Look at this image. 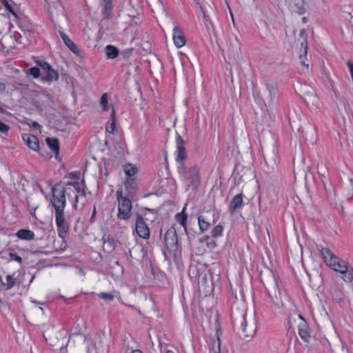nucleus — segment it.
Here are the masks:
<instances>
[{
  "mask_svg": "<svg viewBox=\"0 0 353 353\" xmlns=\"http://www.w3.org/2000/svg\"><path fill=\"white\" fill-rule=\"evenodd\" d=\"M70 192L74 190L70 188H63L61 184L57 183L52 188V196L51 204L54 209V218L59 237L65 239L69 232V223L65 218L64 208L66 204L65 196H70Z\"/></svg>",
  "mask_w": 353,
  "mask_h": 353,
  "instance_id": "1",
  "label": "nucleus"
},
{
  "mask_svg": "<svg viewBox=\"0 0 353 353\" xmlns=\"http://www.w3.org/2000/svg\"><path fill=\"white\" fill-rule=\"evenodd\" d=\"M321 254L327 266L342 274L341 278L345 282L353 281V268L347 262L336 256L327 248H322Z\"/></svg>",
  "mask_w": 353,
  "mask_h": 353,
  "instance_id": "2",
  "label": "nucleus"
},
{
  "mask_svg": "<svg viewBox=\"0 0 353 353\" xmlns=\"http://www.w3.org/2000/svg\"><path fill=\"white\" fill-rule=\"evenodd\" d=\"M178 172L188 188L196 190L200 185L199 169L196 165L186 167L184 163H181L178 167Z\"/></svg>",
  "mask_w": 353,
  "mask_h": 353,
  "instance_id": "3",
  "label": "nucleus"
},
{
  "mask_svg": "<svg viewBox=\"0 0 353 353\" xmlns=\"http://www.w3.org/2000/svg\"><path fill=\"white\" fill-rule=\"evenodd\" d=\"M43 337L52 347H59L61 352H63L69 341L64 331L58 330L51 325L44 330Z\"/></svg>",
  "mask_w": 353,
  "mask_h": 353,
  "instance_id": "4",
  "label": "nucleus"
},
{
  "mask_svg": "<svg viewBox=\"0 0 353 353\" xmlns=\"http://www.w3.org/2000/svg\"><path fill=\"white\" fill-rule=\"evenodd\" d=\"M85 341L87 345V353H108V345L103 334H95L86 336Z\"/></svg>",
  "mask_w": 353,
  "mask_h": 353,
  "instance_id": "5",
  "label": "nucleus"
},
{
  "mask_svg": "<svg viewBox=\"0 0 353 353\" xmlns=\"http://www.w3.org/2000/svg\"><path fill=\"white\" fill-rule=\"evenodd\" d=\"M116 196L118 202L117 218L123 221L130 220L132 216L131 201L128 197L123 196L121 190H117Z\"/></svg>",
  "mask_w": 353,
  "mask_h": 353,
  "instance_id": "6",
  "label": "nucleus"
},
{
  "mask_svg": "<svg viewBox=\"0 0 353 353\" xmlns=\"http://www.w3.org/2000/svg\"><path fill=\"white\" fill-rule=\"evenodd\" d=\"M256 330V323L255 319L252 316L248 318L245 314L242 315L241 321V327L239 331L240 336L243 339L252 338Z\"/></svg>",
  "mask_w": 353,
  "mask_h": 353,
  "instance_id": "7",
  "label": "nucleus"
},
{
  "mask_svg": "<svg viewBox=\"0 0 353 353\" xmlns=\"http://www.w3.org/2000/svg\"><path fill=\"white\" fill-rule=\"evenodd\" d=\"M265 288L273 304L279 307L282 305L281 296L279 288V281L274 275H272L270 282L268 283Z\"/></svg>",
  "mask_w": 353,
  "mask_h": 353,
  "instance_id": "8",
  "label": "nucleus"
},
{
  "mask_svg": "<svg viewBox=\"0 0 353 353\" xmlns=\"http://www.w3.org/2000/svg\"><path fill=\"white\" fill-rule=\"evenodd\" d=\"M54 3H56L57 7L55 8V6L54 5L53 6L54 9H52V8H50L51 21L54 23L55 27L58 26L61 29V24L67 23L68 19L64 14V9L60 2L57 0Z\"/></svg>",
  "mask_w": 353,
  "mask_h": 353,
  "instance_id": "9",
  "label": "nucleus"
},
{
  "mask_svg": "<svg viewBox=\"0 0 353 353\" xmlns=\"http://www.w3.org/2000/svg\"><path fill=\"white\" fill-rule=\"evenodd\" d=\"M196 5L199 6L200 10L203 14V17L205 23V26L208 30L210 29V26H212L210 15L214 13V10L212 6V2L206 0H194Z\"/></svg>",
  "mask_w": 353,
  "mask_h": 353,
  "instance_id": "10",
  "label": "nucleus"
},
{
  "mask_svg": "<svg viewBox=\"0 0 353 353\" xmlns=\"http://www.w3.org/2000/svg\"><path fill=\"white\" fill-rule=\"evenodd\" d=\"M300 91L303 99L308 105H317L319 99L314 90L312 87L307 85H301Z\"/></svg>",
  "mask_w": 353,
  "mask_h": 353,
  "instance_id": "11",
  "label": "nucleus"
},
{
  "mask_svg": "<svg viewBox=\"0 0 353 353\" xmlns=\"http://www.w3.org/2000/svg\"><path fill=\"white\" fill-rule=\"evenodd\" d=\"M165 244L170 252H176L178 250V237L176 230L170 228L167 230L164 236Z\"/></svg>",
  "mask_w": 353,
  "mask_h": 353,
  "instance_id": "12",
  "label": "nucleus"
},
{
  "mask_svg": "<svg viewBox=\"0 0 353 353\" xmlns=\"http://www.w3.org/2000/svg\"><path fill=\"white\" fill-rule=\"evenodd\" d=\"M135 226V231L139 237L144 239H148L150 238V232L149 228L143 216L139 214H137Z\"/></svg>",
  "mask_w": 353,
  "mask_h": 353,
  "instance_id": "13",
  "label": "nucleus"
},
{
  "mask_svg": "<svg viewBox=\"0 0 353 353\" xmlns=\"http://www.w3.org/2000/svg\"><path fill=\"white\" fill-rule=\"evenodd\" d=\"M67 186L70 185L74 188L75 191L79 194V195H75L74 199L73 201V207L77 209V203L79 200L82 198H85L86 195L85 192V183L84 179H82L81 183L79 182H68L66 184Z\"/></svg>",
  "mask_w": 353,
  "mask_h": 353,
  "instance_id": "14",
  "label": "nucleus"
},
{
  "mask_svg": "<svg viewBox=\"0 0 353 353\" xmlns=\"http://www.w3.org/2000/svg\"><path fill=\"white\" fill-rule=\"evenodd\" d=\"M265 86L268 92V96L266 97V101L264 100L263 102L266 106H271L276 100L278 88L272 83H265Z\"/></svg>",
  "mask_w": 353,
  "mask_h": 353,
  "instance_id": "15",
  "label": "nucleus"
},
{
  "mask_svg": "<svg viewBox=\"0 0 353 353\" xmlns=\"http://www.w3.org/2000/svg\"><path fill=\"white\" fill-rule=\"evenodd\" d=\"M176 142L177 145L176 160L181 165V163H184L183 161L186 158V152L184 148V141L179 134L176 136Z\"/></svg>",
  "mask_w": 353,
  "mask_h": 353,
  "instance_id": "16",
  "label": "nucleus"
},
{
  "mask_svg": "<svg viewBox=\"0 0 353 353\" xmlns=\"http://www.w3.org/2000/svg\"><path fill=\"white\" fill-rule=\"evenodd\" d=\"M103 19H109L112 17V0H99Z\"/></svg>",
  "mask_w": 353,
  "mask_h": 353,
  "instance_id": "17",
  "label": "nucleus"
},
{
  "mask_svg": "<svg viewBox=\"0 0 353 353\" xmlns=\"http://www.w3.org/2000/svg\"><path fill=\"white\" fill-rule=\"evenodd\" d=\"M243 194L241 193L233 197L229 205V212L231 214L234 213L237 210L242 208L243 203Z\"/></svg>",
  "mask_w": 353,
  "mask_h": 353,
  "instance_id": "18",
  "label": "nucleus"
},
{
  "mask_svg": "<svg viewBox=\"0 0 353 353\" xmlns=\"http://www.w3.org/2000/svg\"><path fill=\"white\" fill-rule=\"evenodd\" d=\"M27 145L34 151H38L39 147V139L34 135L26 134L23 137Z\"/></svg>",
  "mask_w": 353,
  "mask_h": 353,
  "instance_id": "19",
  "label": "nucleus"
},
{
  "mask_svg": "<svg viewBox=\"0 0 353 353\" xmlns=\"http://www.w3.org/2000/svg\"><path fill=\"white\" fill-rule=\"evenodd\" d=\"M172 39L174 44H186L185 37L181 29L178 26L173 29Z\"/></svg>",
  "mask_w": 353,
  "mask_h": 353,
  "instance_id": "20",
  "label": "nucleus"
},
{
  "mask_svg": "<svg viewBox=\"0 0 353 353\" xmlns=\"http://www.w3.org/2000/svg\"><path fill=\"white\" fill-rule=\"evenodd\" d=\"M299 334L300 337L305 342H308L310 339V335L308 330V326L305 321H302L299 325Z\"/></svg>",
  "mask_w": 353,
  "mask_h": 353,
  "instance_id": "21",
  "label": "nucleus"
},
{
  "mask_svg": "<svg viewBox=\"0 0 353 353\" xmlns=\"http://www.w3.org/2000/svg\"><path fill=\"white\" fill-rule=\"evenodd\" d=\"M16 236L21 239L26 241H30L34 239V234L32 231L27 229H21L16 233Z\"/></svg>",
  "mask_w": 353,
  "mask_h": 353,
  "instance_id": "22",
  "label": "nucleus"
},
{
  "mask_svg": "<svg viewBox=\"0 0 353 353\" xmlns=\"http://www.w3.org/2000/svg\"><path fill=\"white\" fill-rule=\"evenodd\" d=\"M46 143L48 147L50 148L52 152L54 154H58L59 152V143L57 139L54 138H47Z\"/></svg>",
  "mask_w": 353,
  "mask_h": 353,
  "instance_id": "23",
  "label": "nucleus"
},
{
  "mask_svg": "<svg viewBox=\"0 0 353 353\" xmlns=\"http://www.w3.org/2000/svg\"><path fill=\"white\" fill-rule=\"evenodd\" d=\"M115 110L112 109L110 122H109L106 126V131L112 134H114L117 132L115 125Z\"/></svg>",
  "mask_w": 353,
  "mask_h": 353,
  "instance_id": "24",
  "label": "nucleus"
},
{
  "mask_svg": "<svg viewBox=\"0 0 353 353\" xmlns=\"http://www.w3.org/2000/svg\"><path fill=\"white\" fill-rule=\"evenodd\" d=\"M59 79V73L57 70H54L52 67L46 72V76L43 80L51 82L57 81Z\"/></svg>",
  "mask_w": 353,
  "mask_h": 353,
  "instance_id": "25",
  "label": "nucleus"
},
{
  "mask_svg": "<svg viewBox=\"0 0 353 353\" xmlns=\"http://www.w3.org/2000/svg\"><path fill=\"white\" fill-rule=\"evenodd\" d=\"M299 59L300 63L306 66L307 68H308V63H305V61L307 60V46H301L299 49Z\"/></svg>",
  "mask_w": 353,
  "mask_h": 353,
  "instance_id": "26",
  "label": "nucleus"
},
{
  "mask_svg": "<svg viewBox=\"0 0 353 353\" xmlns=\"http://www.w3.org/2000/svg\"><path fill=\"white\" fill-rule=\"evenodd\" d=\"M119 50L114 46H106L105 52L108 59H114L119 54Z\"/></svg>",
  "mask_w": 353,
  "mask_h": 353,
  "instance_id": "27",
  "label": "nucleus"
},
{
  "mask_svg": "<svg viewBox=\"0 0 353 353\" xmlns=\"http://www.w3.org/2000/svg\"><path fill=\"white\" fill-rule=\"evenodd\" d=\"M1 281V285L6 290L11 289L16 283V279L12 275L8 274L6 278V281Z\"/></svg>",
  "mask_w": 353,
  "mask_h": 353,
  "instance_id": "28",
  "label": "nucleus"
},
{
  "mask_svg": "<svg viewBox=\"0 0 353 353\" xmlns=\"http://www.w3.org/2000/svg\"><path fill=\"white\" fill-rule=\"evenodd\" d=\"M123 170L125 175L129 178L134 176L137 172V167L130 163L123 166Z\"/></svg>",
  "mask_w": 353,
  "mask_h": 353,
  "instance_id": "29",
  "label": "nucleus"
},
{
  "mask_svg": "<svg viewBox=\"0 0 353 353\" xmlns=\"http://www.w3.org/2000/svg\"><path fill=\"white\" fill-rule=\"evenodd\" d=\"M185 209L184 208L181 212L176 214V220L184 228L185 230H186L187 215L184 214Z\"/></svg>",
  "mask_w": 353,
  "mask_h": 353,
  "instance_id": "30",
  "label": "nucleus"
},
{
  "mask_svg": "<svg viewBox=\"0 0 353 353\" xmlns=\"http://www.w3.org/2000/svg\"><path fill=\"white\" fill-rule=\"evenodd\" d=\"M198 221L199 225V228L202 232L206 231L209 229L210 226V223L207 221L205 217L202 215L198 217Z\"/></svg>",
  "mask_w": 353,
  "mask_h": 353,
  "instance_id": "31",
  "label": "nucleus"
},
{
  "mask_svg": "<svg viewBox=\"0 0 353 353\" xmlns=\"http://www.w3.org/2000/svg\"><path fill=\"white\" fill-rule=\"evenodd\" d=\"M1 3L3 5V6L5 7V8L9 12H10L13 17H14L15 18H18V15L15 12V11L13 10V8L12 7V6L9 3V2L8 1V0H1Z\"/></svg>",
  "mask_w": 353,
  "mask_h": 353,
  "instance_id": "32",
  "label": "nucleus"
},
{
  "mask_svg": "<svg viewBox=\"0 0 353 353\" xmlns=\"http://www.w3.org/2000/svg\"><path fill=\"white\" fill-rule=\"evenodd\" d=\"M58 35L57 37L59 36L61 39H62V41L64 44H74L71 39L68 37V35L64 33L61 30H59L58 31Z\"/></svg>",
  "mask_w": 353,
  "mask_h": 353,
  "instance_id": "33",
  "label": "nucleus"
},
{
  "mask_svg": "<svg viewBox=\"0 0 353 353\" xmlns=\"http://www.w3.org/2000/svg\"><path fill=\"white\" fill-rule=\"evenodd\" d=\"M223 232V227L221 225H217L211 231L213 237H217L221 235Z\"/></svg>",
  "mask_w": 353,
  "mask_h": 353,
  "instance_id": "34",
  "label": "nucleus"
},
{
  "mask_svg": "<svg viewBox=\"0 0 353 353\" xmlns=\"http://www.w3.org/2000/svg\"><path fill=\"white\" fill-rule=\"evenodd\" d=\"M100 103H101V105H102L103 110L107 111L108 109V94L107 93H104L101 96Z\"/></svg>",
  "mask_w": 353,
  "mask_h": 353,
  "instance_id": "35",
  "label": "nucleus"
},
{
  "mask_svg": "<svg viewBox=\"0 0 353 353\" xmlns=\"http://www.w3.org/2000/svg\"><path fill=\"white\" fill-rule=\"evenodd\" d=\"M27 74L32 75L34 78L37 79L40 75V70L37 67H32L27 71Z\"/></svg>",
  "mask_w": 353,
  "mask_h": 353,
  "instance_id": "36",
  "label": "nucleus"
},
{
  "mask_svg": "<svg viewBox=\"0 0 353 353\" xmlns=\"http://www.w3.org/2000/svg\"><path fill=\"white\" fill-rule=\"evenodd\" d=\"M37 64L45 72L52 67L48 62L44 61H37Z\"/></svg>",
  "mask_w": 353,
  "mask_h": 353,
  "instance_id": "37",
  "label": "nucleus"
},
{
  "mask_svg": "<svg viewBox=\"0 0 353 353\" xmlns=\"http://www.w3.org/2000/svg\"><path fill=\"white\" fill-rule=\"evenodd\" d=\"M125 187L126 189H134L135 187V181L133 179H127L125 181Z\"/></svg>",
  "mask_w": 353,
  "mask_h": 353,
  "instance_id": "38",
  "label": "nucleus"
},
{
  "mask_svg": "<svg viewBox=\"0 0 353 353\" xmlns=\"http://www.w3.org/2000/svg\"><path fill=\"white\" fill-rule=\"evenodd\" d=\"M8 254H9L10 260L17 261L19 263H22L21 257L18 256L15 253H14L12 252H10Z\"/></svg>",
  "mask_w": 353,
  "mask_h": 353,
  "instance_id": "39",
  "label": "nucleus"
},
{
  "mask_svg": "<svg viewBox=\"0 0 353 353\" xmlns=\"http://www.w3.org/2000/svg\"><path fill=\"white\" fill-rule=\"evenodd\" d=\"M99 297L106 301H112L114 296L111 293L102 292L99 294Z\"/></svg>",
  "mask_w": 353,
  "mask_h": 353,
  "instance_id": "40",
  "label": "nucleus"
},
{
  "mask_svg": "<svg viewBox=\"0 0 353 353\" xmlns=\"http://www.w3.org/2000/svg\"><path fill=\"white\" fill-rule=\"evenodd\" d=\"M10 130V126L0 121V132L5 134Z\"/></svg>",
  "mask_w": 353,
  "mask_h": 353,
  "instance_id": "41",
  "label": "nucleus"
},
{
  "mask_svg": "<svg viewBox=\"0 0 353 353\" xmlns=\"http://www.w3.org/2000/svg\"><path fill=\"white\" fill-rule=\"evenodd\" d=\"M67 46L70 49V50L72 51L74 54H77V56H81L80 50L78 48V46Z\"/></svg>",
  "mask_w": 353,
  "mask_h": 353,
  "instance_id": "42",
  "label": "nucleus"
},
{
  "mask_svg": "<svg viewBox=\"0 0 353 353\" xmlns=\"http://www.w3.org/2000/svg\"><path fill=\"white\" fill-rule=\"evenodd\" d=\"M133 51V48H128L124 51H123L121 54L124 58H128L129 56L131 54L132 52Z\"/></svg>",
  "mask_w": 353,
  "mask_h": 353,
  "instance_id": "43",
  "label": "nucleus"
},
{
  "mask_svg": "<svg viewBox=\"0 0 353 353\" xmlns=\"http://www.w3.org/2000/svg\"><path fill=\"white\" fill-rule=\"evenodd\" d=\"M220 346H221V341H220L219 335H217V347L213 349L214 353H221Z\"/></svg>",
  "mask_w": 353,
  "mask_h": 353,
  "instance_id": "44",
  "label": "nucleus"
},
{
  "mask_svg": "<svg viewBox=\"0 0 353 353\" xmlns=\"http://www.w3.org/2000/svg\"><path fill=\"white\" fill-rule=\"evenodd\" d=\"M30 125L35 129H41V126L40 125V124L39 123H37V121H32Z\"/></svg>",
  "mask_w": 353,
  "mask_h": 353,
  "instance_id": "45",
  "label": "nucleus"
},
{
  "mask_svg": "<svg viewBox=\"0 0 353 353\" xmlns=\"http://www.w3.org/2000/svg\"><path fill=\"white\" fill-rule=\"evenodd\" d=\"M125 353H128V350L125 352ZM129 353H143L140 350H131V351Z\"/></svg>",
  "mask_w": 353,
  "mask_h": 353,
  "instance_id": "46",
  "label": "nucleus"
},
{
  "mask_svg": "<svg viewBox=\"0 0 353 353\" xmlns=\"http://www.w3.org/2000/svg\"><path fill=\"white\" fill-rule=\"evenodd\" d=\"M3 47V49L1 50V51L5 53V54H8L9 53V50L7 49L6 50H5L6 48V46H2Z\"/></svg>",
  "mask_w": 353,
  "mask_h": 353,
  "instance_id": "47",
  "label": "nucleus"
},
{
  "mask_svg": "<svg viewBox=\"0 0 353 353\" xmlns=\"http://www.w3.org/2000/svg\"><path fill=\"white\" fill-rule=\"evenodd\" d=\"M165 353H176V352L173 351V350H168L166 351Z\"/></svg>",
  "mask_w": 353,
  "mask_h": 353,
  "instance_id": "48",
  "label": "nucleus"
},
{
  "mask_svg": "<svg viewBox=\"0 0 353 353\" xmlns=\"http://www.w3.org/2000/svg\"><path fill=\"white\" fill-rule=\"evenodd\" d=\"M2 306H3V303L1 299L0 298V308H1Z\"/></svg>",
  "mask_w": 353,
  "mask_h": 353,
  "instance_id": "49",
  "label": "nucleus"
},
{
  "mask_svg": "<svg viewBox=\"0 0 353 353\" xmlns=\"http://www.w3.org/2000/svg\"><path fill=\"white\" fill-rule=\"evenodd\" d=\"M299 318L302 320V321H305L302 315L299 314Z\"/></svg>",
  "mask_w": 353,
  "mask_h": 353,
  "instance_id": "50",
  "label": "nucleus"
},
{
  "mask_svg": "<svg viewBox=\"0 0 353 353\" xmlns=\"http://www.w3.org/2000/svg\"><path fill=\"white\" fill-rule=\"evenodd\" d=\"M95 214H96V210H95V208H94V211H93V213H92V217H94V215H95Z\"/></svg>",
  "mask_w": 353,
  "mask_h": 353,
  "instance_id": "51",
  "label": "nucleus"
},
{
  "mask_svg": "<svg viewBox=\"0 0 353 353\" xmlns=\"http://www.w3.org/2000/svg\"><path fill=\"white\" fill-rule=\"evenodd\" d=\"M302 20L303 22H306V17H303Z\"/></svg>",
  "mask_w": 353,
  "mask_h": 353,
  "instance_id": "52",
  "label": "nucleus"
},
{
  "mask_svg": "<svg viewBox=\"0 0 353 353\" xmlns=\"http://www.w3.org/2000/svg\"><path fill=\"white\" fill-rule=\"evenodd\" d=\"M34 279V276H32V278H31V279H30V283H31V282H32V281H33V279Z\"/></svg>",
  "mask_w": 353,
  "mask_h": 353,
  "instance_id": "53",
  "label": "nucleus"
},
{
  "mask_svg": "<svg viewBox=\"0 0 353 353\" xmlns=\"http://www.w3.org/2000/svg\"><path fill=\"white\" fill-rule=\"evenodd\" d=\"M3 111V108L0 106V112H2Z\"/></svg>",
  "mask_w": 353,
  "mask_h": 353,
  "instance_id": "54",
  "label": "nucleus"
},
{
  "mask_svg": "<svg viewBox=\"0 0 353 353\" xmlns=\"http://www.w3.org/2000/svg\"><path fill=\"white\" fill-rule=\"evenodd\" d=\"M183 46H181V45H179V46H176L177 48H181Z\"/></svg>",
  "mask_w": 353,
  "mask_h": 353,
  "instance_id": "55",
  "label": "nucleus"
},
{
  "mask_svg": "<svg viewBox=\"0 0 353 353\" xmlns=\"http://www.w3.org/2000/svg\"><path fill=\"white\" fill-rule=\"evenodd\" d=\"M93 352H95V349L92 348Z\"/></svg>",
  "mask_w": 353,
  "mask_h": 353,
  "instance_id": "56",
  "label": "nucleus"
}]
</instances>
